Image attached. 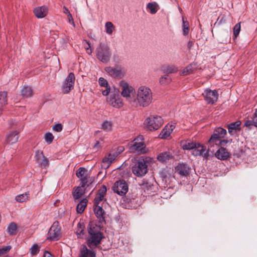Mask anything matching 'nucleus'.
I'll list each match as a JSON object with an SVG mask.
<instances>
[{"mask_svg": "<svg viewBox=\"0 0 257 257\" xmlns=\"http://www.w3.org/2000/svg\"><path fill=\"white\" fill-rule=\"evenodd\" d=\"M97 58L103 63H107L110 60L111 53L109 46L105 42H100L96 49Z\"/></svg>", "mask_w": 257, "mask_h": 257, "instance_id": "obj_4", "label": "nucleus"}, {"mask_svg": "<svg viewBox=\"0 0 257 257\" xmlns=\"http://www.w3.org/2000/svg\"><path fill=\"white\" fill-rule=\"evenodd\" d=\"M95 207L94 209V211L95 212V215L98 219H99V221H102L104 219V211L102 208V206L100 205H94Z\"/></svg>", "mask_w": 257, "mask_h": 257, "instance_id": "obj_26", "label": "nucleus"}, {"mask_svg": "<svg viewBox=\"0 0 257 257\" xmlns=\"http://www.w3.org/2000/svg\"><path fill=\"white\" fill-rule=\"evenodd\" d=\"M53 130L57 132H60L62 130V124L60 123H57L54 125L53 127Z\"/></svg>", "mask_w": 257, "mask_h": 257, "instance_id": "obj_53", "label": "nucleus"}, {"mask_svg": "<svg viewBox=\"0 0 257 257\" xmlns=\"http://www.w3.org/2000/svg\"><path fill=\"white\" fill-rule=\"evenodd\" d=\"M88 236L87 239V245L91 249H88L85 245L80 248L78 257H96V252L93 249L100 243L103 238L99 225L93 222H90L87 228Z\"/></svg>", "mask_w": 257, "mask_h": 257, "instance_id": "obj_1", "label": "nucleus"}, {"mask_svg": "<svg viewBox=\"0 0 257 257\" xmlns=\"http://www.w3.org/2000/svg\"><path fill=\"white\" fill-rule=\"evenodd\" d=\"M253 118L254 119L255 126L257 127V109L255 110V112L253 113Z\"/></svg>", "mask_w": 257, "mask_h": 257, "instance_id": "obj_55", "label": "nucleus"}, {"mask_svg": "<svg viewBox=\"0 0 257 257\" xmlns=\"http://www.w3.org/2000/svg\"><path fill=\"white\" fill-rule=\"evenodd\" d=\"M34 13L37 18H43L48 13V8L46 6L38 7L34 9Z\"/></svg>", "mask_w": 257, "mask_h": 257, "instance_id": "obj_20", "label": "nucleus"}, {"mask_svg": "<svg viewBox=\"0 0 257 257\" xmlns=\"http://www.w3.org/2000/svg\"><path fill=\"white\" fill-rule=\"evenodd\" d=\"M107 103L115 108H120L123 105V101L118 93H111L106 97Z\"/></svg>", "mask_w": 257, "mask_h": 257, "instance_id": "obj_13", "label": "nucleus"}, {"mask_svg": "<svg viewBox=\"0 0 257 257\" xmlns=\"http://www.w3.org/2000/svg\"><path fill=\"white\" fill-rule=\"evenodd\" d=\"M38 163L45 167L49 165V160L46 157L44 156V158L42 159V160L40 161Z\"/></svg>", "mask_w": 257, "mask_h": 257, "instance_id": "obj_52", "label": "nucleus"}, {"mask_svg": "<svg viewBox=\"0 0 257 257\" xmlns=\"http://www.w3.org/2000/svg\"><path fill=\"white\" fill-rule=\"evenodd\" d=\"M22 95L24 97H30L33 95V91L31 87L24 86L21 90Z\"/></svg>", "mask_w": 257, "mask_h": 257, "instance_id": "obj_27", "label": "nucleus"}, {"mask_svg": "<svg viewBox=\"0 0 257 257\" xmlns=\"http://www.w3.org/2000/svg\"><path fill=\"white\" fill-rule=\"evenodd\" d=\"M7 92L6 91H2L0 92V102L2 103H6L7 102Z\"/></svg>", "mask_w": 257, "mask_h": 257, "instance_id": "obj_49", "label": "nucleus"}, {"mask_svg": "<svg viewBox=\"0 0 257 257\" xmlns=\"http://www.w3.org/2000/svg\"><path fill=\"white\" fill-rule=\"evenodd\" d=\"M172 158L173 156L169 152L161 153L157 156V160L162 163H166Z\"/></svg>", "mask_w": 257, "mask_h": 257, "instance_id": "obj_24", "label": "nucleus"}, {"mask_svg": "<svg viewBox=\"0 0 257 257\" xmlns=\"http://www.w3.org/2000/svg\"><path fill=\"white\" fill-rule=\"evenodd\" d=\"M205 102L207 104H213L217 101L218 96V93L216 90H211L209 88H206L202 93Z\"/></svg>", "mask_w": 257, "mask_h": 257, "instance_id": "obj_14", "label": "nucleus"}, {"mask_svg": "<svg viewBox=\"0 0 257 257\" xmlns=\"http://www.w3.org/2000/svg\"><path fill=\"white\" fill-rule=\"evenodd\" d=\"M76 176L81 181L80 185L82 187L88 186L93 181L92 178L88 175L87 170L84 168H79L76 172Z\"/></svg>", "mask_w": 257, "mask_h": 257, "instance_id": "obj_8", "label": "nucleus"}, {"mask_svg": "<svg viewBox=\"0 0 257 257\" xmlns=\"http://www.w3.org/2000/svg\"><path fill=\"white\" fill-rule=\"evenodd\" d=\"M240 23H238L236 24L233 28V35L235 37H236L239 34L240 31Z\"/></svg>", "mask_w": 257, "mask_h": 257, "instance_id": "obj_48", "label": "nucleus"}, {"mask_svg": "<svg viewBox=\"0 0 257 257\" xmlns=\"http://www.w3.org/2000/svg\"><path fill=\"white\" fill-rule=\"evenodd\" d=\"M105 71L109 76L113 78H122L125 74V70L124 68L119 66L115 67H106Z\"/></svg>", "mask_w": 257, "mask_h": 257, "instance_id": "obj_9", "label": "nucleus"}, {"mask_svg": "<svg viewBox=\"0 0 257 257\" xmlns=\"http://www.w3.org/2000/svg\"><path fill=\"white\" fill-rule=\"evenodd\" d=\"M7 230L10 235H14L17 232V225L14 223H11L8 227Z\"/></svg>", "mask_w": 257, "mask_h": 257, "instance_id": "obj_40", "label": "nucleus"}, {"mask_svg": "<svg viewBox=\"0 0 257 257\" xmlns=\"http://www.w3.org/2000/svg\"><path fill=\"white\" fill-rule=\"evenodd\" d=\"M145 122L148 128L150 131L157 130L163 123V119L160 116H151L146 118Z\"/></svg>", "mask_w": 257, "mask_h": 257, "instance_id": "obj_7", "label": "nucleus"}, {"mask_svg": "<svg viewBox=\"0 0 257 257\" xmlns=\"http://www.w3.org/2000/svg\"><path fill=\"white\" fill-rule=\"evenodd\" d=\"M171 81V78L169 77L168 75H165L163 76H162L160 78V83L161 85H166L169 83Z\"/></svg>", "mask_w": 257, "mask_h": 257, "instance_id": "obj_41", "label": "nucleus"}, {"mask_svg": "<svg viewBox=\"0 0 257 257\" xmlns=\"http://www.w3.org/2000/svg\"><path fill=\"white\" fill-rule=\"evenodd\" d=\"M150 158L146 157L145 159L137 161L132 167V172L134 175L138 177L145 176L148 172V165L146 163Z\"/></svg>", "mask_w": 257, "mask_h": 257, "instance_id": "obj_5", "label": "nucleus"}, {"mask_svg": "<svg viewBox=\"0 0 257 257\" xmlns=\"http://www.w3.org/2000/svg\"><path fill=\"white\" fill-rule=\"evenodd\" d=\"M112 124L110 121L105 120L102 123V129L106 132L110 131L112 130Z\"/></svg>", "mask_w": 257, "mask_h": 257, "instance_id": "obj_39", "label": "nucleus"}, {"mask_svg": "<svg viewBox=\"0 0 257 257\" xmlns=\"http://www.w3.org/2000/svg\"><path fill=\"white\" fill-rule=\"evenodd\" d=\"M105 31L108 35H111L115 29V27L113 24L110 22H107L105 24Z\"/></svg>", "mask_w": 257, "mask_h": 257, "instance_id": "obj_30", "label": "nucleus"}, {"mask_svg": "<svg viewBox=\"0 0 257 257\" xmlns=\"http://www.w3.org/2000/svg\"><path fill=\"white\" fill-rule=\"evenodd\" d=\"M244 126L247 127L248 129H251L252 126H255L253 118L252 117L251 120H245L244 123Z\"/></svg>", "mask_w": 257, "mask_h": 257, "instance_id": "obj_45", "label": "nucleus"}, {"mask_svg": "<svg viewBox=\"0 0 257 257\" xmlns=\"http://www.w3.org/2000/svg\"><path fill=\"white\" fill-rule=\"evenodd\" d=\"M196 144V143L193 142H186L182 144V148L184 150H190L192 151L195 147Z\"/></svg>", "mask_w": 257, "mask_h": 257, "instance_id": "obj_36", "label": "nucleus"}, {"mask_svg": "<svg viewBox=\"0 0 257 257\" xmlns=\"http://www.w3.org/2000/svg\"><path fill=\"white\" fill-rule=\"evenodd\" d=\"M6 104V103H2L0 102V115L2 114V111L3 110L4 106Z\"/></svg>", "mask_w": 257, "mask_h": 257, "instance_id": "obj_59", "label": "nucleus"}, {"mask_svg": "<svg viewBox=\"0 0 257 257\" xmlns=\"http://www.w3.org/2000/svg\"><path fill=\"white\" fill-rule=\"evenodd\" d=\"M63 9H64V13H65V14H67V16H68V15H69V13H70V12H69V10H68V9H67V8H66V7H65V6H64V7H63Z\"/></svg>", "mask_w": 257, "mask_h": 257, "instance_id": "obj_61", "label": "nucleus"}, {"mask_svg": "<svg viewBox=\"0 0 257 257\" xmlns=\"http://www.w3.org/2000/svg\"><path fill=\"white\" fill-rule=\"evenodd\" d=\"M118 86L121 96L131 105V102L133 101L136 92L134 87L124 80H121L119 82Z\"/></svg>", "mask_w": 257, "mask_h": 257, "instance_id": "obj_3", "label": "nucleus"}, {"mask_svg": "<svg viewBox=\"0 0 257 257\" xmlns=\"http://www.w3.org/2000/svg\"><path fill=\"white\" fill-rule=\"evenodd\" d=\"M106 193V188L102 186L98 191L94 200V205H100L101 202L104 199V196Z\"/></svg>", "mask_w": 257, "mask_h": 257, "instance_id": "obj_16", "label": "nucleus"}, {"mask_svg": "<svg viewBox=\"0 0 257 257\" xmlns=\"http://www.w3.org/2000/svg\"><path fill=\"white\" fill-rule=\"evenodd\" d=\"M241 124L240 121H236L234 122H232L227 125V128L228 133L231 135H233L235 134L237 130L239 128V126Z\"/></svg>", "mask_w": 257, "mask_h": 257, "instance_id": "obj_25", "label": "nucleus"}, {"mask_svg": "<svg viewBox=\"0 0 257 257\" xmlns=\"http://www.w3.org/2000/svg\"><path fill=\"white\" fill-rule=\"evenodd\" d=\"M29 195V194L28 193H25L22 194L17 195L16 197V200L17 202H25L28 200Z\"/></svg>", "mask_w": 257, "mask_h": 257, "instance_id": "obj_34", "label": "nucleus"}, {"mask_svg": "<svg viewBox=\"0 0 257 257\" xmlns=\"http://www.w3.org/2000/svg\"><path fill=\"white\" fill-rule=\"evenodd\" d=\"M124 150V147L123 146H119L117 147V150L115 152L118 154L119 155L121 153H122Z\"/></svg>", "mask_w": 257, "mask_h": 257, "instance_id": "obj_56", "label": "nucleus"}, {"mask_svg": "<svg viewBox=\"0 0 257 257\" xmlns=\"http://www.w3.org/2000/svg\"><path fill=\"white\" fill-rule=\"evenodd\" d=\"M118 156V154L115 151H112L108 154L107 157H105L103 159L102 162L108 167Z\"/></svg>", "mask_w": 257, "mask_h": 257, "instance_id": "obj_23", "label": "nucleus"}, {"mask_svg": "<svg viewBox=\"0 0 257 257\" xmlns=\"http://www.w3.org/2000/svg\"><path fill=\"white\" fill-rule=\"evenodd\" d=\"M175 170L180 176H187L190 173V168L187 164L181 163L175 167Z\"/></svg>", "mask_w": 257, "mask_h": 257, "instance_id": "obj_17", "label": "nucleus"}, {"mask_svg": "<svg viewBox=\"0 0 257 257\" xmlns=\"http://www.w3.org/2000/svg\"><path fill=\"white\" fill-rule=\"evenodd\" d=\"M221 137H220L219 135H218L214 131L210 137V139L208 141V144L209 145L211 146L214 144H216L217 143V141H219V140L222 139Z\"/></svg>", "mask_w": 257, "mask_h": 257, "instance_id": "obj_28", "label": "nucleus"}, {"mask_svg": "<svg viewBox=\"0 0 257 257\" xmlns=\"http://www.w3.org/2000/svg\"><path fill=\"white\" fill-rule=\"evenodd\" d=\"M143 140L142 136H139L136 138L130 147L131 152H136L138 154L147 153L149 151V149L146 147Z\"/></svg>", "mask_w": 257, "mask_h": 257, "instance_id": "obj_6", "label": "nucleus"}, {"mask_svg": "<svg viewBox=\"0 0 257 257\" xmlns=\"http://www.w3.org/2000/svg\"><path fill=\"white\" fill-rule=\"evenodd\" d=\"M19 132L13 131L10 132L7 136L6 141L7 144L13 145L18 141Z\"/></svg>", "mask_w": 257, "mask_h": 257, "instance_id": "obj_18", "label": "nucleus"}, {"mask_svg": "<svg viewBox=\"0 0 257 257\" xmlns=\"http://www.w3.org/2000/svg\"><path fill=\"white\" fill-rule=\"evenodd\" d=\"M214 131L218 134L220 137H221L222 138H224L225 135L226 134V130L222 128V127H218L216 128Z\"/></svg>", "mask_w": 257, "mask_h": 257, "instance_id": "obj_47", "label": "nucleus"}, {"mask_svg": "<svg viewBox=\"0 0 257 257\" xmlns=\"http://www.w3.org/2000/svg\"><path fill=\"white\" fill-rule=\"evenodd\" d=\"M228 142L227 140H222L221 139L219 140V141H217V143L215 144L216 146H225Z\"/></svg>", "mask_w": 257, "mask_h": 257, "instance_id": "obj_54", "label": "nucleus"}, {"mask_svg": "<svg viewBox=\"0 0 257 257\" xmlns=\"http://www.w3.org/2000/svg\"><path fill=\"white\" fill-rule=\"evenodd\" d=\"M194 43L192 41H189L187 44V47L189 49H190L193 46Z\"/></svg>", "mask_w": 257, "mask_h": 257, "instance_id": "obj_58", "label": "nucleus"}, {"mask_svg": "<svg viewBox=\"0 0 257 257\" xmlns=\"http://www.w3.org/2000/svg\"><path fill=\"white\" fill-rule=\"evenodd\" d=\"M99 84L101 86L104 87L105 88L102 90V94L104 96H107L110 93V87L108 85L107 81L103 77H100L98 80Z\"/></svg>", "mask_w": 257, "mask_h": 257, "instance_id": "obj_22", "label": "nucleus"}, {"mask_svg": "<svg viewBox=\"0 0 257 257\" xmlns=\"http://www.w3.org/2000/svg\"><path fill=\"white\" fill-rule=\"evenodd\" d=\"M163 71L167 74L174 73L177 71V68L174 65H169L165 67Z\"/></svg>", "mask_w": 257, "mask_h": 257, "instance_id": "obj_37", "label": "nucleus"}, {"mask_svg": "<svg viewBox=\"0 0 257 257\" xmlns=\"http://www.w3.org/2000/svg\"><path fill=\"white\" fill-rule=\"evenodd\" d=\"M82 188L80 185V186L77 187L73 192V196L75 200L80 198L83 194L84 190L82 189Z\"/></svg>", "mask_w": 257, "mask_h": 257, "instance_id": "obj_32", "label": "nucleus"}, {"mask_svg": "<svg viewBox=\"0 0 257 257\" xmlns=\"http://www.w3.org/2000/svg\"><path fill=\"white\" fill-rule=\"evenodd\" d=\"M10 122H12L11 123V125H14L16 124V122H13V121H11Z\"/></svg>", "mask_w": 257, "mask_h": 257, "instance_id": "obj_62", "label": "nucleus"}, {"mask_svg": "<svg viewBox=\"0 0 257 257\" xmlns=\"http://www.w3.org/2000/svg\"><path fill=\"white\" fill-rule=\"evenodd\" d=\"M153 100V93L151 89L145 85L139 87L135 92L131 106L134 107H146L150 105Z\"/></svg>", "mask_w": 257, "mask_h": 257, "instance_id": "obj_2", "label": "nucleus"}, {"mask_svg": "<svg viewBox=\"0 0 257 257\" xmlns=\"http://www.w3.org/2000/svg\"><path fill=\"white\" fill-rule=\"evenodd\" d=\"M61 237V227L58 221H55L50 227L48 233V239L51 240H57Z\"/></svg>", "mask_w": 257, "mask_h": 257, "instance_id": "obj_10", "label": "nucleus"}, {"mask_svg": "<svg viewBox=\"0 0 257 257\" xmlns=\"http://www.w3.org/2000/svg\"><path fill=\"white\" fill-rule=\"evenodd\" d=\"M39 251V247L37 244H34L30 248V252L32 255H35Z\"/></svg>", "mask_w": 257, "mask_h": 257, "instance_id": "obj_51", "label": "nucleus"}, {"mask_svg": "<svg viewBox=\"0 0 257 257\" xmlns=\"http://www.w3.org/2000/svg\"><path fill=\"white\" fill-rule=\"evenodd\" d=\"M191 154L195 156H202L205 158H207L209 156L205 148L199 143L196 144V146L192 149Z\"/></svg>", "mask_w": 257, "mask_h": 257, "instance_id": "obj_15", "label": "nucleus"}, {"mask_svg": "<svg viewBox=\"0 0 257 257\" xmlns=\"http://www.w3.org/2000/svg\"><path fill=\"white\" fill-rule=\"evenodd\" d=\"M87 203V200L86 199H82L77 205V211L79 213H82Z\"/></svg>", "mask_w": 257, "mask_h": 257, "instance_id": "obj_29", "label": "nucleus"}, {"mask_svg": "<svg viewBox=\"0 0 257 257\" xmlns=\"http://www.w3.org/2000/svg\"><path fill=\"white\" fill-rule=\"evenodd\" d=\"M112 190L117 194L123 196L128 192V185L124 180H120L114 183Z\"/></svg>", "mask_w": 257, "mask_h": 257, "instance_id": "obj_12", "label": "nucleus"}, {"mask_svg": "<svg viewBox=\"0 0 257 257\" xmlns=\"http://www.w3.org/2000/svg\"><path fill=\"white\" fill-rule=\"evenodd\" d=\"M182 28L183 34L184 36L188 34L189 31V24L187 21H185L184 18H182Z\"/></svg>", "mask_w": 257, "mask_h": 257, "instance_id": "obj_33", "label": "nucleus"}, {"mask_svg": "<svg viewBox=\"0 0 257 257\" xmlns=\"http://www.w3.org/2000/svg\"><path fill=\"white\" fill-rule=\"evenodd\" d=\"M75 79L74 74L70 73L62 83V90L63 93H68L73 89Z\"/></svg>", "mask_w": 257, "mask_h": 257, "instance_id": "obj_11", "label": "nucleus"}, {"mask_svg": "<svg viewBox=\"0 0 257 257\" xmlns=\"http://www.w3.org/2000/svg\"><path fill=\"white\" fill-rule=\"evenodd\" d=\"M44 155L42 151H37L35 152V159L38 163L44 158Z\"/></svg>", "mask_w": 257, "mask_h": 257, "instance_id": "obj_50", "label": "nucleus"}, {"mask_svg": "<svg viewBox=\"0 0 257 257\" xmlns=\"http://www.w3.org/2000/svg\"><path fill=\"white\" fill-rule=\"evenodd\" d=\"M140 185L142 186L143 189L147 190H152L153 188V185L146 181H143Z\"/></svg>", "mask_w": 257, "mask_h": 257, "instance_id": "obj_44", "label": "nucleus"}, {"mask_svg": "<svg viewBox=\"0 0 257 257\" xmlns=\"http://www.w3.org/2000/svg\"><path fill=\"white\" fill-rule=\"evenodd\" d=\"M83 46H84L85 49L86 50L87 53L89 55L91 54L92 53V50L90 49V43L88 41L85 40H83Z\"/></svg>", "mask_w": 257, "mask_h": 257, "instance_id": "obj_46", "label": "nucleus"}, {"mask_svg": "<svg viewBox=\"0 0 257 257\" xmlns=\"http://www.w3.org/2000/svg\"><path fill=\"white\" fill-rule=\"evenodd\" d=\"M84 225L83 223L79 222L77 224V228L76 231V233L78 237H82L84 234Z\"/></svg>", "mask_w": 257, "mask_h": 257, "instance_id": "obj_31", "label": "nucleus"}, {"mask_svg": "<svg viewBox=\"0 0 257 257\" xmlns=\"http://www.w3.org/2000/svg\"><path fill=\"white\" fill-rule=\"evenodd\" d=\"M194 69L195 65L190 64L183 69L182 72V74L186 75L192 73L193 72Z\"/></svg>", "mask_w": 257, "mask_h": 257, "instance_id": "obj_38", "label": "nucleus"}, {"mask_svg": "<svg viewBox=\"0 0 257 257\" xmlns=\"http://www.w3.org/2000/svg\"><path fill=\"white\" fill-rule=\"evenodd\" d=\"M175 128V123H171L168 124L165 127L162 131L159 136L161 139H166L171 134L173 130Z\"/></svg>", "mask_w": 257, "mask_h": 257, "instance_id": "obj_19", "label": "nucleus"}, {"mask_svg": "<svg viewBox=\"0 0 257 257\" xmlns=\"http://www.w3.org/2000/svg\"><path fill=\"white\" fill-rule=\"evenodd\" d=\"M68 21H69V23L72 24L74 26H75L73 17L72 16V15L70 13H69V15H68Z\"/></svg>", "mask_w": 257, "mask_h": 257, "instance_id": "obj_57", "label": "nucleus"}, {"mask_svg": "<svg viewBox=\"0 0 257 257\" xmlns=\"http://www.w3.org/2000/svg\"><path fill=\"white\" fill-rule=\"evenodd\" d=\"M54 136L51 133H47L45 135V140L48 144H50L53 142Z\"/></svg>", "mask_w": 257, "mask_h": 257, "instance_id": "obj_42", "label": "nucleus"}, {"mask_svg": "<svg viewBox=\"0 0 257 257\" xmlns=\"http://www.w3.org/2000/svg\"><path fill=\"white\" fill-rule=\"evenodd\" d=\"M229 156V153L226 149L221 147L215 153V156L220 160H226Z\"/></svg>", "mask_w": 257, "mask_h": 257, "instance_id": "obj_21", "label": "nucleus"}, {"mask_svg": "<svg viewBox=\"0 0 257 257\" xmlns=\"http://www.w3.org/2000/svg\"><path fill=\"white\" fill-rule=\"evenodd\" d=\"M43 257H53L52 254L48 251H45L44 253Z\"/></svg>", "mask_w": 257, "mask_h": 257, "instance_id": "obj_60", "label": "nucleus"}, {"mask_svg": "<svg viewBox=\"0 0 257 257\" xmlns=\"http://www.w3.org/2000/svg\"><path fill=\"white\" fill-rule=\"evenodd\" d=\"M12 248L11 245H7L0 247V256L7 254Z\"/></svg>", "mask_w": 257, "mask_h": 257, "instance_id": "obj_43", "label": "nucleus"}, {"mask_svg": "<svg viewBox=\"0 0 257 257\" xmlns=\"http://www.w3.org/2000/svg\"><path fill=\"white\" fill-rule=\"evenodd\" d=\"M157 6L158 5L156 3H150L148 4L147 8L150 10L152 14H155L158 11Z\"/></svg>", "mask_w": 257, "mask_h": 257, "instance_id": "obj_35", "label": "nucleus"}]
</instances>
